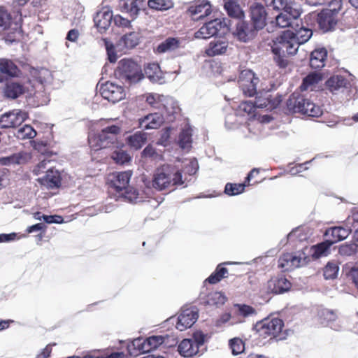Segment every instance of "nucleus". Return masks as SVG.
Masks as SVG:
<instances>
[{"instance_id": "f257e3e1", "label": "nucleus", "mask_w": 358, "mask_h": 358, "mask_svg": "<svg viewBox=\"0 0 358 358\" xmlns=\"http://www.w3.org/2000/svg\"><path fill=\"white\" fill-rule=\"evenodd\" d=\"M298 43L294 39L293 31L287 30L273 40L271 50L274 61L280 68H285L288 64L287 56L294 55L298 50Z\"/></svg>"}, {"instance_id": "f03ea898", "label": "nucleus", "mask_w": 358, "mask_h": 358, "mask_svg": "<svg viewBox=\"0 0 358 358\" xmlns=\"http://www.w3.org/2000/svg\"><path fill=\"white\" fill-rule=\"evenodd\" d=\"M114 75L117 79L129 85L139 83L144 79L141 64L131 57H124L118 61Z\"/></svg>"}, {"instance_id": "7ed1b4c3", "label": "nucleus", "mask_w": 358, "mask_h": 358, "mask_svg": "<svg viewBox=\"0 0 358 358\" xmlns=\"http://www.w3.org/2000/svg\"><path fill=\"white\" fill-rule=\"evenodd\" d=\"M289 111L299 113L310 117H317L322 115L320 106L315 104L309 98L299 92H294L287 101Z\"/></svg>"}, {"instance_id": "20e7f679", "label": "nucleus", "mask_w": 358, "mask_h": 358, "mask_svg": "<svg viewBox=\"0 0 358 358\" xmlns=\"http://www.w3.org/2000/svg\"><path fill=\"white\" fill-rule=\"evenodd\" d=\"M199 317L198 310L195 307L182 308L178 317L176 318L171 316L166 320V322L173 324L176 322V328L182 331L190 328Z\"/></svg>"}, {"instance_id": "39448f33", "label": "nucleus", "mask_w": 358, "mask_h": 358, "mask_svg": "<svg viewBox=\"0 0 358 358\" xmlns=\"http://www.w3.org/2000/svg\"><path fill=\"white\" fill-rule=\"evenodd\" d=\"M259 82V78L252 71L245 69L241 71L238 85L245 96L250 97L257 95Z\"/></svg>"}, {"instance_id": "423d86ee", "label": "nucleus", "mask_w": 358, "mask_h": 358, "mask_svg": "<svg viewBox=\"0 0 358 358\" xmlns=\"http://www.w3.org/2000/svg\"><path fill=\"white\" fill-rule=\"evenodd\" d=\"M121 132V127L117 124H111L103 128L94 135L96 147L106 148L113 144L117 140V135Z\"/></svg>"}, {"instance_id": "0eeeda50", "label": "nucleus", "mask_w": 358, "mask_h": 358, "mask_svg": "<svg viewBox=\"0 0 358 358\" xmlns=\"http://www.w3.org/2000/svg\"><path fill=\"white\" fill-rule=\"evenodd\" d=\"M194 338L183 339L178 345V352L183 357H191L199 352L201 345V329L196 330Z\"/></svg>"}, {"instance_id": "6e6552de", "label": "nucleus", "mask_w": 358, "mask_h": 358, "mask_svg": "<svg viewBox=\"0 0 358 358\" xmlns=\"http://www.w3.org/2000/svg\"><path fill=\"white\" fill-rule=\"evenodd\" d=\"M27 112L22 110H13L6 112L0 116V128L9 129L20 127L27 118Z\"/></svg>"}, {"instance_id": "1a4fd4ad", "label": "nucleus", "mask_w": 358, "mask_h": 358, "mask_svg": "<svg viewBox=\"0 0 358 358\" xmlns=\"http://www.w3.org/2000/svg\"><path fill=\"white\" fill-rule=\"evenodd\" d=\"M100 92L104 99L113 103L122 100L126 96L123 86L117 85L111 81H106L104 83H101Z\"/></svg>"}, {"instance_id": "9d476101", "label": "nucleus", "mask_w": 358, "mask_h": 358, "mask_svg": "<svg viewBox=\"0 0 358 358\" xmlns=\"http://www.w3.org/2000/svg\"><path fill=\"white\" fill-rule=\"evenodd\" d=\"M1 88L3 96L8 100H15L29 91L28 87L19 80H10L3 83Z\"/></svg>"}, {"instance_id": "9b49d317", "label": "nucleus", "mask_w": 358, "mask_h": 358, "mask_svg": "<svg viewBox=\"0 0 358 358\" xmlns=\"http://www.w3.org/2000/svg\"><path fill=\"white\" fill-rule=\"evenodd\" d=\"M173 166L163 165L157 169L152 177V188L162 191L166 189L171 183Z\"/></svg>"}, {"instance_id": "f8f14e48", "label": "nucleus", "mask_w": 358, "mask_h": 358, "mask_svg": "<svg viewBox=\"0 0 358 358\" xmlns=\"http://www.w3.org/2000/svg\"><path fill=\"white\" fill-rule=\"evenodd\" d=\"M229 24L225 19L222 20L215 18L203 25V38H208L215 36L224 35L229 30Z\"/></svg>"}, {"instance_id": "ddd939ff", "label": "nucleus", "mask_w": 358, "mask_h": 358, "mask_svg": "<svg viewBox=\"0 0 358 358\" xmlns=\"http://www.w3.org/2000/svg\"><path fill=\"white\" fill-rule=\"evenodd\" d=\"M282 327V320L278 317L264 319L257 324V331L264 338L270 336L276 337Z\"/></svg>"}, {"instance_id": "4468645a", "label": "nucleus", "mask_w": 358, "mask_h": 358, "mask_svg": "<svg viewBox=\"0 0 358 358\" xmlns=\"http://www.w3.org/2000/svg\"><path fill=\"white\" fill-rule=\"evenodd\" d=\"M21 75L22 71L11 59L0 58V83L19 78Z\"/></svg>"}, {"instance_id": "2eb2a0df", "label": "nucleus", "mask_w": 358, "mask_h": 358, "mask_svg": "<svg viewBox=\"0 0 358 358\" xmlns=\"http://www.w3.org/2000/svg\"><path fill=\"white\" fill-rule=\"evenodd\" d=\"M325 86L333 94H338L348 91L351 87V83L343 76L334 75L326 81Z\"/></svg>"}, {"instance_id": "dca6fc26", "label": "nucleus", "mask_w": 358, "mask_h": 358, "mask_svg": "<svg viewBox=\"0 0 358 358\" xmlns=\"http://www.w3.org/2000/svg\"><path fill=\"white\" fill-rule=\"evenodd\" d=\"M132 174L131 170L113 172L111 174L113 178L109 181L110 187L117 193L120 194L129 186Z\"/></svg>"}, {"instance_id": "f3484780", "label": "nucleus", "mask_w": 358, "mask_h": 358, "mask_svg": "<svg viewBox=\"0 0 358 358\" xmlns=\"http://www.w3.org/2000/svg\"><path fill=\"white\" fill-rule=\"evenodd\" d=\"M113 11L107 7L96 13L93 21L100 34H104L108 29L113 22Z\"/></svg>"}, {"instance_id": "a211bd4d", "label": "nucleus", "mask_w": 358, "mask_h": 358, "mask_svg": "<svg viewBox=\"0 0 358 358\" xmlns=\"http://www.w3.org/2000/svg\"><path fill=\"white\" fill-rule=\"evenodd\" d=\"M290 288V282L283 276L272 278L264 287L266 293L273 294L285 293Z\"/></svg>"}, {"instance_id": "6ab92c4d", "label": "nucleus", "mask_w": 358, "mask_h": 358, "mask_svg": "<svg viewBox=\"0 0 358 358\" xmlns=\"http://www.w3.org/2000/svg\"><path fill=\"white\" fill-rule=\"evenodd\" d=\"M37 182L49 189H59L62 186V177L60 172L55 169H49L45 174L37 178Z\"/></svg>"}, {"instance_id": "aec40b11", "label": "nucleus", "mask_w": 358, "mask_h": 358, "mask_svg": "<svg viewBox=\"0 0 358 358\" xmlns=\"http://www.w3.org/2000/svg\"><path fill=\"white\" fill-rule=\"evenodd\" d=\"M141 33L130 31L124 34L116 42L117 48L120 51L134 49L141 43Z\"/></svg>"}, {"instance_id": "412c9836", "label": "nucleus", "mask_w": 358, "mask_h": 358, "mask_svg": "<svg viewBox=\"0 0 358 358\" xmlns=\"http://www.w3.org/2000/svg\"><path fill=\"white\" fill-rule=\"evenodd\" d=\"M144 78L146 77L152 83L162 85L165 83V77L157 62L145 63L143 69Z\"/></svg>"}, {"instance_id": "4be33fe9", "label": "nucleus", "mask_w": 358, "mask_h": 358, "mask_svg": "<svg viewBox=\"0 0 358 358\" xmlns=\"http://www.w3.org/2000/svg\"><path fill=\"white\" fill-rule=\"evenodd\" d=\"M305 259L301 255L286 253L280 257L278 267L283 271H290L304 264Z\"/></svg>"}, {"instance_id": "5701e85b", "label": "nucleus", "mask_w": 358, "mask_h": 358, "mask_svg": "<svg viewBox=\"0 0 358 358\" xmlns=\"http://www.w3.org/2000/svg\"><path fill=\"white\" fill-rule=\"evenodd\" d=\"M170 338V336L167 334L150 336L145 338V345L147 346V349L145 350L149 353L151 351L156 350L162 345L166 347L175 346L178 343L176 338H172V343H169V339Z\"/></svg>"}, {"instance_id": "b1692460", "label": "nucleus", "mask_w": 358, "mask_h": 358, "mask_svg": "<svg viewBox=\"0 0 358 358\" xmlns=\"http://www.w3.org/2000/svg\"><path fill=\"white\" fill-rule=\"evenodd\" d=\"M238 20V22L236 24V29L234 31V34L237 38L243 42H246L252 38L259 29H256L251 23L241 20Z\"/></svg>"}, {"instance_id": "393cba45", "label": "nucleus", "mask_w": 358, "mask_h": 358, "mask_svg": "<svg viewBox=\"0 0 358 358\" xmlns=\"http://www.w3.org/2000/svg\"><path fill=\"white\" fill-rule=\"evenodd\" d=\"M267 13L265 8L259 3H255L250 6V17L252 24L256 29H262L266 25Z\"/></svg>"}, {"instance_id": "a878e982", "label": "nucleus", "mask_w": 358, "mask_h": 358, "mask_svg": "<svg viewBox=\"0 0 358 358\" xmlns=\"http://www.w3.org/2000/svg\"><path fill=\"white\" fill-rule=\"evenodd\" d=\"M139 127L143 130L158 129L164 122V117L159 113H150L140 118Z\"/></svg>"}, {"instance_id": "bb28decb", "label": "nucleus", "mask_w": 358, "mask_h": 358, "mask_svg": "<svg viewBox=\"0 0 358 358\" xmlns=\"http://www.w3.org/2000/svg\"><path fill=\"white\" fill-rule=\"evenodd\" d=\"M267 6H273L277 10L288 11L293 18H299L301 15L299 9L294 7L292 2L288 0H264Z\"/></svg>"}, {"instance_id": "cd10ccee", "label": "nucleus", "mask_w": 358, "mask_h": 358, "mask_svg": "<svg viewBox=\"0 0 358 358\" xmlns=\"http://www.w3.org/2000/svg\"><path fill=\"white\" fill-rule=\"evenodd\" d=\"M228 41L222 38H215L205 50V54L208 57H214L224 54L228 48Z\"/></svg>"}, {"instance_id": "c85d7f7f", "label": "nucleus", "mask_w": 358, "mask_h": 358, "mask_svg": "<svg viewBox=\"0 0 358 358\" xmlns=\"http://www.w3.org/2000/svg\"><path fill=\"white\" fill-rule=\"evenodd\" d=\"M317 22L324 32L331 30L337 23L336 15L331 11L324 10L318 15Z\"/></svg>"}, {"instance_id": "c756f323", "label": "nucleus", "mask_w": 358, "mask_h": 358, "mask_svg": "<svg viewBox=\"0 0 358 358\" xmlns=\"http://www.w3.org/2000/svg\"><path fill=\"white\" fill-rule=\"evenodd\" d=\"M126 143L132 149L138 150L147 143V134L138 131L126 138Z\"/></svg>"}, {"instance_id": "7c9ffc66", "label": "nucleus", "mask_w": 358, "mask_h": 358, "mask_svg": "<svg viewBox=\"0 0 358 358\" xmlns=\"http://www.w3.org/2000/svg\"><path fill=\"white\" fill-rule=\"evenodd\" d=\"M145 339L138 337L127 343V351L131 356H137L140 354L148 353L145 345Z\"/></svg>"}, {"instance_id": "2f4dec72", "label": "nucleus", "mask_w": 358, "mask_h": 358, "mask_svg": "<svg viewBox=\"0 0 358 358\" xmlns=\"http://www.w3.org/2000/svg\"><path fill=\"white\" fill-rule=\"evenodd\" d=\"M29 159V155L25 152H19L10 155L0 157V164L2 166H10L13 164H26Z\"/></svg>"}, {"instance_id": "473e14b6", "label": "nucleus", "mask_w": 358, "mask_h": 358, "mask_svg": "<svg viewBox=\"0 0 358 358\" xmlns=\"http://www.w3.org/2000/svg\"><path fill=\"white\" fill-rule=\"evenodd\" d=\"M327 56V51L324 48H319L314 50L310 54V67L314 69H320L324 67Z\"/></svg>"}, {"instance_id": "72a5a7b5", "label": "nucleus", "mask_w": 358, "mask_h": 358, "mask_svg": "<svg viewBox=\"0 0 358 358\" xmlns=\"http://www.w3.org/2000/svg\"><path fill=\"white\" fill-rule=\"evenodd\" d=\"M177 145L182 150L189 152L192 147V132L190 127L182 129L179 133Z\"/></svg>"}, {"instance_id": "f704fd0d", "label": "nucleus", "mask_w": 358, "mask_h": 358, "mask_svg": "<svg viewBox=\"0 0 358 358\" xmlns=\"http://www.w3.org/2000/svg\"><path fill=\"white\" fill-rule=\"evenodd\" d=\"M231 262H224L217 266L215 270L207 278L203 283L215 285L220 282L222 279L228 277V269L223 266L224 264H231Z\"/></svg>"}, {"instance_id": "c9c22d12", "label": "nucleus", "mask_w": 358, "mask_h": 358, "mask_svg": "<svg viewBox=\"0 0 358 358\" xmlns=\"http://www.w3.org/2000/svg\"><path fill=\"white\" fill-rule=\"evenodd\" d=\"M224 8L227 15L233 19L241 20L244 17V12L237 0H224Z\"/></svg>"}, {"instance_id": "e433bc0d", "label": "nucleus", "mask_w": 358, "mask_h": 358, "mask_svg": "<svg viewBox=\"0 0 358 358\" xmlns=\"http://www.w3.org/2000/svg\"><path fill=\"white\" fill-rule=\"evenodd\" d=\"M351 233V229L348 227H334L326 230L325 235L332 237V245L338 241L345 239Z\"/></svg>"}, {"instance_id": "4c0bfd02", "label": "nucleus", "mask_w": 358, "mask_h": 358, "mask_svg": "<svg viewBox=\"0 0 358 358\" xmlns=\"http://www.w3.org/2000/svg\"><path fill=\"white\" fill-rule=\"evenodd\" d=\"M31 143L34 150L45 157L47 159L57 155V152L50 150V143L47 140H34L31 141Z\"/></svg>"}, {"instance_id": "58836bf2", "label": "nucleus", "mask_w": 358, "mask_h": 358, "mask_svg": "<svg viewBox=\"0 0 358 358\" xmlns=\"http://www.w3.org/2000/svg\"><path fill=\"white\" fill-rule=\"evenodd\" d=\"M180 43V40L178 38L168 37L157 45V51L160 54L173 51L179 48Z\"/></svg>"}, {"instance_id": "ea45409f", "label": "nucleus", "mask_w": 358, "mask_h": 358, "mask_svg": "<svg viewBox=\"0 0 358 358\" xmlns=\"http://www.w3.org/2000/svg\"><path fill=\"white\" fill-rule=\"evenodd\" d=\"M226 301L227 297L222 292H214L206 296L205 301H203V304L218 307L223 305Z\"/></svg>"}, {"instance_id": "a19ab883", "label": "nucleus", "mask_w": 358, "mask_h": 358, "mask_svg": "<svg viewBox=\"0 0 358 358\" xmlns=\"http://www.w3.org/2000/svg\"><path fill=\"white\" fill-rule=\"evenodd\" d=\"M111 159L116 164L125 166L131 163L132 157L126 150L116 149L112 152Z\"/></svg>"}, {"instance_id": "79ce46f5", "label": "nucleus", "mask_w": 358, "mask_h": 358, "mask_svg": "<svg viewBox=\"0 0 358 358\" xmlns=\"http://www.w3.org/2000/svg\"><path fill=\"white\" fill-rule=\"evenodd\" d=\"M102 41L104 43L105 49L106 51V59L110 64H115L118 59V55L116 50V44L115 45L108 38H102Z\"/></svg>"}, {"instance_id": "37998d69", "label": "nucleus", "mask_w": 358, "mask_h": 358, "mask_svg": "<svg viewBox=\"0 0 358 358\" xmlns=\"http://www.w3.org/2000/svg\"><path fill=\"white\" fill-rule=\"evenodd\" d=\"M148 6L155 10L166 11L173 7L174 3L172 0H148Z\"/></svg>"}, {"instance_id": "c03bdc74", "label": "nucleus", "mask_w": 358, "mask_h": 358, "mask_svg": "<svg viewBox=\"0 0 358 358\" xmlns=\"http://www.w3.org/2000/svg\"><path fill=\"white\" fill-rule=\"evenodd\" d=\"M293 35L297 41L299 48L300 45L306 43L310 38L313 31L310 29L301 27L299 29H296L295 32H293Z\"/></svg>"}, {"instance_id": "a18cd8bd", "label": "nucleus", "mask_w": 358, "mask_h": 358, "mask_svg": "<svg viewBox=\"0 0 358 358\" xmlns=\"http://www.w3.org/2000/svg\"><path fill=\"white\" fill-rule=\"evenodd\" d=\"M331 245L332 242L329 241H326L315 245H313L311 248L313 257L315 259H317L322 256L327 255V253Z\"/></svg>"}, {"instance_id": "49530a36", "label": "nucleus", "mask_w": 358, "mask_h": 358, "mask_svg": "<svg viewBox=\"0 0 358 358\" xmlns=\"http://www.w3.org/2000/svg\"><path fill=\"white\" fill-rule=\"evenodd\" d=\"M15 136L21 140L32 139L36 136V131L30 124H24L17 129Z\"/></svg>"}, {"instance_id": "de8ad7c7", "label": "nucleus", "mask_w": 358, "mask_h": 358, "mask_svg": "<svg viewBox=\"0 0 358 358\" xmlns=\"http://www.w3.org/2000/svg\"><path fill=\"white\" fill-rule=\"evenodd\" d=\"M296 19L297 18H293L289 12L283 11L276 16L275 24L280 28H285L292 25V20Z\"/></svg>"}, {"instance_id": "09e8293b", "label": "nucleus", "mask_w": 358, "mask_h": 358, "mask_svg": "<svg viewBox=\"0 0 358 358\" xmlns=\"http://www.w3.org/2000/svg\"><path fill=\"white\" fill-rule=\"evenodd\" d=\"M13 22L12 15L3 6H0V28L8 29Z\"/></svg>"}, {"instance_id": "8fccbe9b", "label": "nucleus", "mask_w": 358, "mask_h": 358, "mask_svg": "<svg viewBox=\"0 0 358 358\" xmlns=\"http://www.w3.org/2000/svg\"><path fill=\"white\" fill-rule=\"evenodd\" d=\"M167 105H170L171 108H169L166 105H164L169 121H173L175 119L174 115L178 114L180 112V108L178 103L172 98H169L166 101Z\"/></svg>"}, {"instance_id": "3c124183", "label": "nucleus", "mask_w": 358, "mask_h": 358, "mask_svg": "<svg viewBox=\"0 0 358 358\" xmlns=\"http://www.w3.org/2000/svg\"><path fill=\"white\" fill-rule=\"evenodd\" d=\"M321 79L322 77L319 73H310L303 78L301 88L302 90H306L310 86L318 83Z\"/></svg>"}, {"instance_id": "603ef678", "label": "nucleus", "mask_w": 358, "mask_h": 358, "mask_svg": "<svg viewBox=\"0 0 358 358\" xmlns=\"http://www.w3.org/2000/svg\"><path fill=\"white\" fill-rule=\"evenodd\" d=\"M229 345L234 355L241 354L245 350V343L242 339L236 337L229 341Z\"/></svg>"}, {"instance_id": "864d4df0", "label": "nucleus", "mask_w": 358, "mask_h": 358, "mask_svg": "<svg viewBox=\"0 0 358 358\" xmlns=\"http://www.w3.org/2000/svg\"><path fill=\"white\" fill-rule=\"evenodd\" d=\"M120 195L124 197V199L129 203H136L138 199L139 193L136 188L129 185L120 194Z\"/></svg>"}, {"instance_id": "5fc2aeb1", "label": "nucleus", "mask_w": 358, "mask_h": 358, "mask_svg": "<svg viewBox=\"0 0 358 358\" xmlns=\"http://www.w3.org/2000/svg\"><path fill=\"white\" fill-rule=\"evenodd\" d=\"M318 317L322 324H328L329 322L336 320L337 315L331 310L322 308L319 310Z\"/></svg>"}, {"instance_id": "6e6d98bb", "label": "nucleus", "mask_w": 358, "mask_h": 358, "mask_svg": "<svg viewBox=\"0 0 358 358\" xmlns=\"http://www.w3.org/2000/svg\"><path fill=\"white\" fill-rule=\"evenodd\" d=\"M245 184H236L228 182L224 187V193L229 196H235L243 193L245 190Z\"/></svg>"}, {"instance_id": "4d7b16f0", "label": "nucleus", "mask_w": 358, "mask_h": 358, "mask_svg": "<svg viewBox=\"0 0 358 358\" xmlns=\"http://www.w3.org/2000/svg\"><path fill=\"white\" fill-rule=\"evenodd\" d=\"M339 267L336 262H329L324 268V277L325 279H334L336 278Z\"/></svg>"}, {"instance_id": "13d9d810", "label": "nucleus", "mask_w": 358, "mask_h": 358, "mask_svg": "<svg viewBox=\"0 0 358 358\" xmlns=\"http://www.w3.org/2000/svg\"><path fill=\"white\" fill-rule=\"evenodd\" d=\"M357 246L355 243L342 244L338 249V252L342 256H351L357 252Z\"/></svg>"}, {"instance_id": "bf43d9fd", "label": "nucleus", "mask_w": 358, "mask_h": 358, "mask_svg": "<svg viewBox=\"0 0 358 358\" xmlns=\"http://www.w3.org/2000/svg\"><path fill=\"white\" fill-rule=\"evenodd\" d=\"M239 312V314L244 317L252 316L257 314L256 310L248 305L245 304H236L235 306Z\"/></svg>"}, {"instance_id": "052dcab7", "label": "nucleus", "mask_w": 358, "mask_h": 358, "mask_svg": "<svg viewBox=\"0 0 358 358\" xmlns=\"http://www.w3.org/2000/svg\"><path fill=\"white\" fill-rule=\"evenodd\" d=\"M187 163L185 164L184 171L189 176L194 175L199 171V164L195 159H185Z\"/></svg>"}, {"instance_id": "680f3d73", "label": "nucleus", "mask_w": 358, "mask_h": 358, "mask_svg": "<svg viewBox=\"0 0 358 358\" xmlns=\"http://www.w3.org/2000/svg\"><path fill=\"white\" fill-rule=\"evenodd\" d=\"M113 24L118 27L129 28L132 29L131 21L123 17L120 15H116L113 17Z\"/></svg>"}, {"instance_id": "e2e57ef3", "label": "nucleus", "mask_w": 358, "mask_h": 358, "mask_svg": "<svg viewBox=\"0 0 358 358\" xmlns=\"http://www.w3.org/2000/svg\"><path fill=\"white\" fill-rule=\"evenodd\" d=\"M141 158H157L159 157L156 151V149L151 145L148 144L145 147L141 153Z\"/></svg>"}, {"instance_id": "0e129e2a", "label": "nucleus", "mask_w": 358, "mask_h": 358, "mask_svg": "<svg viewBox=\"0 0 358 358\" xmlns=\"http://www.w3.org/2000/svg\"><path fill=\"white\" fill-rule=\"evenodd\" d=\"M43 221L45 224H62L64 222V219L59 215H45L42 217Z\"/></svg>"}, {"instance_id": "69168bd1", "label": "nucleus", "mask_w": 358, "mask_h": 358, "mask_svg": "<svg viewBox=\"0 0 358 358\" xmlns=\"http://www.w3.org/2000/svg\"><path fill=\"white\" fill-rule=\"evenodd\" d=\"M171 127H166L163 129L162 132L160 135V138L157 141V144L166 147L171 137Z\"/></svg>"}, {"instance_id": "338daca9", "label": "nucleus", "mask_w": 358, "mask_h": 358, "mask_svg": "<svg viewBox=\"0 0 358 358\" xmlns=\"http://www.w3.org/2000/svg\"><path fill=\"white\" fill-rule=\"evenodd\" d=\"M171 182L174 185H181L184 183L182 180V171L181 169L174 170L173 167V172L171 174Z\"/></svg>"}, {"instance_id": "774afa93", "label": "nucleus", "mask_w": 358, "mask_h": 358, "mask_svg": "<svg viewBox=\"0 0 358 358\" xmlns=\"http://www.w3.org/2000/svg\"><path fill=\"white\" fill-rule=\"evenodd\" d=\"M328 6L329 8L327 10L336 15L342 7V0H330L328 2Z\"/></svg>"}]
</instances>
